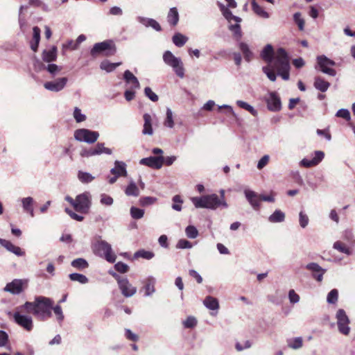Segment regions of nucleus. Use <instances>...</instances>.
I'll return each instance as SVG.
<instances>
[{"instance_id":"a18cd8bd","label":"nucleus","mask_w":355,"mask_h":355,"mask_svg":"<svg viewBox=\"0 0 355 355\" xmlns=\"http://www.w3.org/2000/svg\"><path fill=\"white\" fill-rule=\"evenodd\" d=\"M218 6L220 8V10L221 11L223 15L225 17V18L230 21L232 20V17H233L232 12L228 9L227 7H225L223 3H218Z\"/></svg>"},{"instance_id":"13d9d810","label":"nucleus","mask_w":355,"mask_h":355,"mask_svg":"<svg viewBox=\"0 0 355 355\" xmlns=\"http://www.w3.org/2000/svg\"><path fill=\"white\" fill-rule=\"evenodd\" d=\"M145 95L149 98L152 101L157 102L158 101V96L157 94H155L152 89L146 87L144 89Z\"/></svg>"},{"instance_id":"5701e85b","label":"nucleus","mask_w":355,"mask_h":355,"mask_svg":"<svg viewBox=\"0 0 355 355\" xmlns=\"http://www.w3.org/2000/svg\"><path fill=\"white\" fill-rule=\"evenodd\" d=\"M144 287L143 289L145 291V295L148 296L155 292V279L152 277H149L146 278L144 281Z\"/></svg>"},{"instance_id":"72a5a7b5","label":"nucleus","mask_w":355,"mask_h":355,"mask_svg":"<svg viewBox=\"0 0 355 355\" xmlns=\"http://www.w3.org/2000/svg\"><path fill=\"white\" fill-rule=\"evenodd\" d=\"M23 207L24 210L28 212L31 217L34 216L33 209V198L31 197L25 198L22 200Z\"/></svg>"},{"instance_id":"680f3d73","label":"nucleus","mask_w":355,"mask_h":355,"mask_svg":"<svg viewBox=\"0 0 355 355\" xmlns=\"http://www.w3.org/2000/svg\"><path fill=\"white\" fill-rule=\"evenodd\" d=\"M52 310H53L54 313L57 317V320L59 322H62L64 320V315L61 306L60 305H56L54 307L53 306Z\"/></svg>"},{"instance_id":"20e7f679","label":"nucleus","mask_w":355,"mask_h":355,"mask_svg":"<svg viewBox=\"0 0 355 355\" xmlns=\"http://www.w3.org/2000/svg\"><path fill=\"white\" fill-rule=\"evenodd\" d=\"M116 48L112 40H105L102 42L96 43L90 51L92 57L96 58L98 55L102 54L109 57L116 53Z\"/></svg>"},{"instance_id":"6e6d98bb","label":"nucleus","mask_w":355,"mask_h":355,"mask_svg":"<svg viewBox=\"0 0 355 355\" xmlns=\"http://www.w3.org/2000/svg\"><path fill=\"white\" fill-rule=\"evenodd\" d=\"M294 21L297 24L300 30L302 31L304 26V21L301 17V14L300 12H296L293 15Z\"/></svg>"},{"instance_id":"7c9ffc66","label":"nucleus","mask_w":355,"mask_h":355,"mask_svg":"<svg viewBox=\"0 0 355 355\" xmlns=\"http://www.w3.org/2000/svg\"><path fill=\"white\" fill-rule=\"evenodd\" d=\"M239 48L241 52L243 53L244 59L247 62H250L253 58V53L250 50L248 45L244 42H241L239 44Z\"/></svg>"},{"instance_id":"864d4df0","label":"nucleus","mask_w":355,"mask_h":355,"mask_svg":"<svg viewBox=\"0 0 355 355\" xmlns=\"http://www.w3.org/2000/svg\"><path fill=\"white\" fill-rule=\"evenodd\" d=\"M115 270L120 273H126L129 270V266L123 262L119 261L114 265Z\"/></svg>"},{"instance_id":"f8f14e48","label":"nucleus","mask_w":355,"mask_h":355,"mask_svg":"<svg viewBox=\"0 0 355 355\" xmlns=\"http://www.w3.org/2000/svg\"><path fill=\"white\" fill-rule=\"evenodd\" d=\"M26 282L22 279H15L10 283H8L4 288V291L12 294H19L24 291V286Z\"/></svg>"},{"instance_id":"a878e982","label":"nucleus","mask_w":355,"mask_h":355,"mask_svg":"<svg viewBox=\"0 0 355 355\" xmlns=\"http://www.w3.org/2000/svg\"><path fill=\"white\" fill-rule=\"evenodd\" d=\"M167 21L172 26H175L179 21V13L176 8H171L167 15Z\"/></svg>"},{"instance_id":"bf43d9fd","label":"nucleus","mask_w":355,"mask_h":355,"mask_svg":"<svg viewBox=\"0 0 355 355\" xmlns=\"http://www.w3.org/2000/svg\"><path fill=\"white\" fill-rule=\"evenodd\" d=\"M197 324V320L194 317L189 316L184 322V326L186 328H193Z\"/></svg>"},{"instance_id":"5fc2aeb1","label":"nucleus","mask_w":355,"mask_h":355,"mask_svg":"<svg viewBox=\"0 0 355 355\" xmlns=\"http://www.w3.org/2000/svg\"><path fill=\"white\" fill-rule=\"evenodd\" d=\"M73 117L77 123L84 121L86 119V116L83 114L81 110L77 107L74 109Z\"/></svg>"},{"instance_id":"c85d7f7f","label":"nucleus","mask_w":355,"mask_h":355,"mask_svg":"<svg viewBox=\"0 0 355 355\" xmlns=\"http://www.w3.org/2000/svg\"><path fill=\"white\" fill-rule=\"evenodd\" d=\"M252 9L254 13L261 18H268L269 14L264 10V9L260 6L255 0H252L251 2Z\"/></svg>"},{"instance_id":"3c124183","label":"nucleus","mask_w":355,"mask_h":355,"mask_svg":"<svg viewBox=\"0 0 355 355\" xmlns=\"http://www.w3.org/2000/svg\"><path fill=\"white\" fill-rule=\"evenodd\" d=\"M164 125L173 128L174 126V121L173 119V112L171 109L167 108L166 110V118L164 121Z\"/></svg>"},{"instance_id":"c9c22d12","label":"nucleus","mask_w":355,"mask_h":355,"mask_svg":"<svg viewBox=\"0 0 355 355\" xmlns=\"http://www.w3.org/2000/svg\"><path fill=\"white\" fill-rule=\"evenodd\" d=\"M95 154L101 155L102 153H105L107 155H111L112 153V150L110 148L105 147L104 143H98L94 147Z\"/></svg>"},{"instance_id":"4468645a","label":"nucleus","mask_w":355,"mask_h":355,"mask_svg":"<svg viewBox=\"0 0 355 355\" xmlns=\"http://www.w3.org/2000/svg\"><path fill=\"white\" fill-rule=\"evenodd\" d=\"M267 107L270 111L277 112L282 108V103L279 96L276 92L270 93L266 99Z\"/></svg>"},{"instance_id":"f03ea898","label":"nucleus","mask_w":355,"mask_h":355,"mask_svg":"<svg viewBox=\"0 0 355 355\" xmlns=\"http://www.w3.org/2000/svg\"><path fill=\"white\" fill-rule=\"evenodd\" d=\"M53 305V302L50 298L38 296L34 302H26L18 307V309L33 314L39 320L44 321L51 317Z\"/></svg>"},{"instance_id":"58836bf2","label":"nucleus","mask_w":355,"mask_h":355,"mask_svg":"<svg viewBox=\"0 0 355 355\" xmlns=\"http://www.w3.org/2000/svg\"><path fill=\"white\" fill-rule=\"evenodd\" d=\"M191 201L196 208H205L207 206V197L206 196L202 197H193Z\"/></svg>"},{"instance_id":"c756f323","label":"nucleus","mask_w":355,"mask_h":355,"mask_svg":"<svg viewBox=\"0 0 355 355\" xmlns=\"http://www.w3.org/2000/svg\"><path fill=\"white\" fill-rule=\"evenodd\" d=\"M126 83H131L134 88H139L140 85L137 78L129 70H126L123 74Z\"/></svg>"},{"instance_id":"e433bc0d","label":"nucleus","mask_w":355,"mask_h":355,"mask_svg":"<svg viewBox=\"0 0 355 355\" xmlns=\"http://www.w3.org/2000/svg\"><path fill=\"white\" fill-rule=\"evenodd\" d=\"M187 37L181 33H175L173 36V42L178 47L183 46L187 41Z\"/></svg>"},{"instance_id":"1a4fd4ad","label":"nucleus","mask_w":355,"mask_h":355,"mask_svg":"<svg viewBox=\"0 0 355 355\" xmlns=\"http://www.w3.org/2000/svg\"><path fill=\"white\" fill-rule=\"evenodd\" d=\"M337 325L340 334L348 336L350 332L349 320L345 311L340 309L336 313Z\"/></svg>"},{"instance_id":"774afa93","label":"nucleus","mask_w":355,"mask_h":355,"mask_svg":"<svg viewBox=\"0 0 355 355\" xmlns=\"http://www.w3.org/2000/svg\"><path fill=\"white\" fill-rule=\"evenodd\" d=\"M156 198L153 197H144L140 199V204L142 206L149 205L155 203Z\"/></svg>"},{"instance_id":"0e129e2a","label":"nucleus","mask_w":355,"mask_h":355,"mask_svg":"<svg viewBox=\"0 0 355 355\" xmlns=\"http://www.w3.org/2000/svg\"><path fill=\"white\" fill-rule=\"evenodd\" d=\"M65 212L73 220L77 221H83L84 220V217L76 214L71 209L69 208L65 209Z\"/></svg>"},{"instance_id":"2eb2a0df","label":"nucleus","mask_w":355,"mask_h":355,"mask_svg":"<svg viewBox=\"0 0 355 355\" xmlns=\"http://www.w3.org/2000/svg\"><path fill=\"white\" fill-rule=\"evenodd\" d=\"M164 160L163 156L149 157L141 159L140 163L152 168L159 169L164 165Z\"/></svg>"},{"instance_id":"a211bd4d","label":"nucleus","mask_w":355,"mask_h":355,"mask_svg":"<svg viewBox=\"0 0 355 355\" xmlns=\"http://www.w3.org/2000/svg\"><path fill=\"white\" fill-rule=\"evenodd\" d=\"M306 268V269L313 272V277L318 282H320L322 281L323 275L325 272V270L322 269L318 263H310L307 264Z\"/></svg>"},{"instance_id":"dca6fc26","label":"nucleus","mask_w":355,"mask_h":355,"mask_svg":"<svg viewBox=\"0 0 355 355\" xmlns=\"http://www.w3.org/2000/svg\"><path fill=\"white\" fill-rule=\"evenodd\" d=\"M324 157V153L322 151H315L313 159L304 158L301 161V164L306 168H310L318 165L323 159Z\"/></svg>"},{"instance_id":"e2e57ef3","label":"nucleus","mask_w":355,"mask_h":355,"mask_svg":"<svg viewBox=\"0 0 355 355\" xmlns=\"http://www.w3.org/2000/svg\"><path fill=\"white\" fill-rule=\"evenodd\" d=\"M94 153H95V151H94V147H91L89 148L83 149L80 151V155L83 157H89L96 155V154Z\"/></svg>"},{"instance_id":"6e6552de","label":"nucleus","mask_w":355,"mask_h":355,"mask_svg":"<svg viewBox=\"0 0 355 355\" xmlns=\"http://www.w3.org/2000/svg\"><path fill=\"white\" fill-rule=\"evenodd\" d=\"M99 137L98 132L92 131L88 129H78L74 132V137L80 141H85L88 144L96 142Z\"/></svg>"},{"instance_id":"37998d69","label":"nucleus","mask_w":355,"mask_h":355,"mask_svg":"<svg viewBox=\"0 0 355 355\" xmlns=\"http://www.w3.org/2000/svg\"><path fill=\"white\" fill-rule=\"evenodd\" d=\"M237 105L238 106H239L240 107L243 108V109H245L246 110H248L251 114H252L253 116H257V110H255L254 109V107L252 106H251L250 105H249L248 103L244 102V101H237Z\"/></svg>"},{"instance_id":"ea45409f","label":"nucleus","mask_w":355,"mask_h":355,"mask_svg":"<svg viewBox=\"0 0 355 355\" xmlns=\"http://www.w3.org/2000/svg\"><path fill=\"white\" fill-rule=\"evenodd\" d=\"M135 258H143L145 259H151L154 256V253L150 251H146L145 250H140L135 253Z\"/></svg>"},{"instance_id":"f704fd0d","label":"nucleus","mask_w":355,"mask_h":355,"mask_svg":"<svg viewBox=\"0 0 355 355\" xmlns=\"http://www.w3.org/2000/svg\"><path fill=\"white\" fill-rule=\"evenodd\" d=\"M334 248L340 252L346 254L347 255L352 253L351 249L345 243L339 241L334 243Z\"/></svg>"},{"instance_id":"9d476101","label":"nucleus","mask_w":355,"mask_h":355,"mask_svg":"<svg viewBox=\"0 0 355 355\" xmlns=\"http://www.w3.org/2000/svg\"><path fill=\"white\" fill-rule=\"evenodd\" d=\"M318 64L320 70L329 76H334L336 74V70L332 67L335 65V62L329 59L325 55H320L317 58Z\"/></svg>"},{"instance_id":"09e8293b","label":"nucleus","mask_w":355,"mask_h":355,"mask_svg":"<svg viewBox=\"0 0 355 355\" xmlns=\"http://www.w3.org/2000/svg\"><path fill=\"white\" fill-rule=\"evenodd\" d=\"M130 214L134 219H140L144 216V211L141 209L132 207L130 209Z\"/></svg>"},{"instance_id":"f257e3e1","label":"nucleus","mask_w":355,"mask_h":355,"mask_svg":"<svg viewBox=\"0 0 355 355\" xmlns=\"http://www.w3.org/2000/svg\"><path fill=\"white\" fill-rule=\"evenodd\" d=\"M274 69L285 80L289 79L290 64L288 54L284 49L279 48L275 53V58L273 64H268L263 67V71L271 81H275L276 74Z\"/></svg>"},{"instance_id":"c03bdc74","label":"nucleus","mask_w":355,"mask_h":355,"mask_svg":"<svg viewBox=\"0 0 355 355\" xmlns=\"http://www.w3.org/2000/svg\"><path fill=\"white\" fill-rule=\"evenodd\" d=\"M338 299V291L337 289H332L327 295V300L329 304H336Z\"/></svg>"},{"instance_id":"4d7b16f0","label":"nucleus","mask_w":355,"mask_h":355,"mask_svg":"<svg viewBox=\"0 0 355 355\" xmlns=\"http://www.w3.org/2000/svg\"><path fill=\"white\" fill-rule=\"evenodd\" d=\"M146 25L147 26L152 27L153 29H155L157 31H162V27L159 25V24L156 20H155L153 19H147Z\"/></svg>"},{"instance_id":"423d86ee","label":"nucleus","mask_w":355,"mask_h":355,"mask_svg":"<svg viewBox=\"0 0 355 355\" xmlns=\"http://www.w3.org/2000/svg\"><path fill=\"white\" fill-rule=\"evenodd\" d=\"M95 250L101 257L110 263H114L116 259V254L112 252L111 245L105 241H98L95 245Z\"/></svg>"},{"instance_id":"9b49d317","label":"nucleus","mask_w":355,"mask_h":355,"mask_svg":"<svg viewBox=\"0 0 355 355\" xmlns=\"http://www.w3.org/2000/svg\"><path fill=\"white\" fill-rule=\"evenodd\" d=\"M21 312V311L19 310V311H16L14 313L13 318L15 322L26 331H31L33 327V320L31 317L22 315Z\"/></svg>"},{"instance_id":"aec40b11","label":"nucleus","mask_w":355,"mask_h":355,"mask_svg":"<svg viewBox=\"0 0 355 355\" xmlns=\"http://www.w3.org/2000/svg\"><path fill=\"white\" fill-rule=\"evenodd\" d=\"M261 58L268 63V64H273L275 62V52L273 47L270 44H267L261 52Z\"/></svg>"},{"instance_id":"603ef678","label":"nucleus","mask_w":355,"mask_h":355,"mask_svg":"<svg viewBox=\"0 0 355 355\" xmlns=\"http://www.w3.org/2000/svg\"><path fill=\"white\" fill-rule=\"evenodd\" d=\"M185 232L187 236L190 239H195L198 235V232L197 229L193 225H189L186 228Z\"/></svg>"},{"instance_id":"0eeeda50","label":"nucleus","mask_w":355,"mask_h":355,"mask_svg":"<svg viewBox=\"0 0 355 355\" xmlns=\"http://www.w3.org/2000/svg\"><path fill=\"white\" fill-rule=\"evenodd\" d=\"M163 60L166 64L173 67L178 76H184V70L180 59L175 57L171 51H166L163 55Z\"/></svg>"},{"instance_id":"f3484780","label":"nucleus","mask_w":355,"mask_h":355,"mask_svg":"<svg viewBox=\"0 0 355 355\" xmlns=\"http://www.w3.org/2000/svg\"><path fill=\"white\" fill-rule=\"evenodd\" d=\"M245 195L254 209L258 211L261 208L259 195L250 190H245Z\"/></svg>"},{"instance_id":"de8ad7c7","label":"nucleus","mask_w":355,"mask_h":355,"mask_svg":"<svg viewBox=\"0 0 355 355\" xmlns=\"http://www.w3.org/2000/svg\"><path fill=\"white\" fill-rule=\"evenodd\" d=\"M302 345H303V340L301 337L295 338L293 340L289 341L288 343V346L290 348L295 349L302 347Z\"/></svg>"},{"instance_id":"2f4dec72","label":"nucleus","mask_w":355,"mask_h":355,"mask_svg":"<svg viewBox=\"0 0 355 355\" xmlns=\"http://www.w3.org/2000/svg\"><path fill=\"white\" fill-rule=\"evenodd\" d=\"M285 219V214L281 210H275L274 213L269 216V221L271 223L283 222Z\"/></svg>"},{"instance_id":"79ce46f5","label":"nucleus","mask_w":355,"mask_h":355,"mask_svg":"<svg viewBox=\"0 0 355 355\" xmlns=\"http://www.w3.org/2000/svg\"><path fill=\"white\" fill-rule=\"evenodd\" d=\"M125 192L127 196H138L139 194V189L134 182H130Z\"/></svg>"},{"instance_id":"39448f33","label":"nucleus","mask_w":355,"mask_h":355,"mask_svg":"<svg viewBox=\"0 0 355 355\" xmlns=\"http://www.w3.org/2000/svg\"><path fill=\"white\" fill-rule=\"evenodd\" d=\"M112 275L116 280L121 294L125 297H130L137 293V287L133 286L128 278L121 277L115 272L112 273Z\"/></svg>"},{"instance_id":"393cba45","label":"nucleus","mask_w":355,"mask_h":355,"mask_svg":"<svg viewBox=\"0 0 355 355\" xmlns=\"http://www.w3.org/2000/svg\"><path fill=\"white\" fill-rule=\"evenodd\" d=\"M144 124V128L142 130V133L144 135H151L153 132L152 128V119L151 116L149 114H144L143 116Z\"/></svg>"},{"instance_id":"052dcab7","label":"nucleus","mask_w":355,"mask_h":355,"mask_svg":"<svg viewBox=\"0 0 355 355\" xmlns=\"http://www.w3.org/2000/svg\"><path fill=\"white\" fill-rule=\"evenodd\" d=\"M300 225L302 228L307 226L309 223V218L303 211H300L299 214Z\"/></svg>"},{"instance_id":"49530a36","label":"nucleus","mask_w":355,"mask_h":355,"mask_svg":"<svg viewBox=\"0 0 355 355\" xmlns=\"http://www.w3.org/2000/svg\"><path fill=\"white\" fill-rule=\"evenodd\" d=\"M78 177L83 183L91 182L94 178L91 174L83 171H79Z\"/></svg>"},{"instance_id":"ddd939ff","label":"nucleus","mask_w":355,"mask_h":355,"mask_svg":"<svg viewBox=\"0 0 355 355\" xmlns=\"http://www.w3.org/2000/svg\"><path fill=\"white\" fill-rule=\"evenodd\" d=\"M68 81L67 78L62 77L56 79L54 81H49L46 82L44 84V87L45 89L52 91V92H59L61 91L66 85Z\"/></svg>"},{"instance_id":"412c9836","label":"nucleus","mask_w":355,"mask_h":355,"mask_svg":"<svg viewBox=\"0 0 355 355\" xmlns=\"http://www.w3.org/2000/svg\"><path fill=\"white\" fill-rule=\"evenodd\" d=\"M207 206L205 208L215 209L220 205L227 206L225 202H222L216 194L207 195Z\"/></svg>"},{"instance_id":"338daca9","label":"nucleus","mask_w":355,"mask_h":355,"mask_svg":"<svg viewBox=\"0 0 355 355\" xmlns=\"http://www.w3.org/2000/svg\"><path fill=\"white\" fill-rule=\"evenodd\" d=\"M269 160H270V157L268 155H266L263 156L258 162V164H257L258 169L261 170L263 167H265L268 164Z\"/></svg>"},{"instance_id":"4c0bfd02","label":"nucleus","mask_w":355,"mask_h":355,"mask_svg":"<svg viewBox=\"0 0 355 355\" xmlns=\"http://www.w3.org/2000/svg\"><path fill=\"white\" fill-rule=\"evenodd\" d=\"M71 266L78 270L87 268L89 266L87 261L83 258H78L71 262Z\"/></svg>"},{"instance_id":"cd10ccee","label":"nucleus","mask_w":355,"mask_h":355,"mask_svg":"<svg viewBox=\"0 0 355 355\" xmlns=\"http://www.w3.org/2000/svg\"><path fill=\"white\" fill-rule=\"evenodd\" d=\"M203 304L210 310H217L219 308L218 300L212 296H207L203 301Z\"/></svg>"},{"instance_id":"a19ab883","label":"nucleus","mask_w":355,"mask_h":355,"mask_svg":"<svg viewBox=\"0 0 355 355\" xmlns=\"http://www.w3.org/2000/svg\"><path fill=\"white\" fill-rule=\"evenodd\" d=\"M69 277L71 281L78 282L80 284H86L89 281L85 275L79 273H71Z\"/></svg>"},{"instance_id":"7ed1b4c3","label":"nucleus","mask_w":355,"mask_h":355,"mask_svg":"<svg viewBox=\"0 0 355 355\" xmlns=\"http://www.w3.org/2000/svg\"><path fill=\"white\" fill-rule=\"evenodd\" d=\"M65 200L71 204L77 212L80 214H87L89 212L91 200L88 193H84L78 195L75 199L70 196H66Z\"/></svg>"},{"instance_id":"473e14b6","label":"nucleus","mask_w":355,"mask_h":355,"mask_svg":"<svg viewBox=\"0 0 355 355\" xmlns=\"http://www.w3.org/2000/svg\"><path fill=\"white\" fill-rule=\"evenodd\" d=\"M121 62L112 63L108 60H104L101 63V69L107 72L114 71L117 67L120 66Z\"/></svg>"},{"instance_id":"bb28decb","label":"nucleus","mask_w":355,"mask_h":355,"mask_svg":"<svg viewBox=\"0 0 355 355\" xmlns=\"http://www.w3.org/2000/svg\"><path fill=\"white\" fill-rule=\"evenodd\" d=\"M330 86V83L326 81L324 78L318 76L315 77L314 81V87L322 92H326Z\"/></svg>"},{"instance_id":"b1692460","label":"nucleus","mask_w":355,"mask_h":355,"mask_svg":"<svg viewBox=\"0 0 355 355\" xmlns=\"http://www.w3.org/2000/svg\"><path fill=\"white\" fill-rule=\"evenodd\" d=\"M3 243V247L9 252H12L13 254L19 257L25 255V252L21 248L15 245L10 241L6 240V241Z\"/></svg>"},{"instance_id":"6ab92c4d","label":"nucleus","mask_w":355,"mask_h":355,"mask_svg":"<svg viewBox=\"0 0 355 355\" xmlns=\"http://www.w3.org/2000/svg\"><path fill=\"white\" fill-rule=\"evenodd\" d=\"M58 57L57 46H53L50 49H45L42 51V58L43 61L50 63L56 60Z\"/></svg>"},{"instance_id":"4be33fe9","label":"nucleus","mask_w":355,"mask_h":355,"mask_svg":"<svg viewBox=\"0 0 355 355\" xmlns=\"http://www.w3.org/2000/svg\"><path fill=\"white\" fill-rule=\"evenodd\" d=\"M114 168H112L110 172L112 174L117 176H123L126 177L127 176V171H126V164L120 161H116L114 162Z\"/></svg>"},{"instance_id":"69168bd1","label":"nucleus","mask_w":355,"mask_h":355,"mask_svg":"<svg viewBox=\"0 0 355 355\" xmlns=\"http://www.w3.org/2000/svg\"><path fill=\"white\" fill-rule=\"evenodd\" d=\"M336 116L345 119L347 121L350 120V113L349 110L345 109L339 110L336 113Z\"/></svg>"},{"instance_id":"8fccbe9b","label":"nucleus","mask_w":355,"mask_h":355,"mask_svg":"<svg viewBox=\"0 0 355 355\" xmlns=\"http://www.w3.org/2000/svg\"><path fill=\"white\" fill-rule=\"evenodd\" d=\"M173 204L172 205V207L173 209L176 210V211H181L182 209V203L183 202L180 196L179 195H175V196H173Z\"/></svg>"}]
</instances>
